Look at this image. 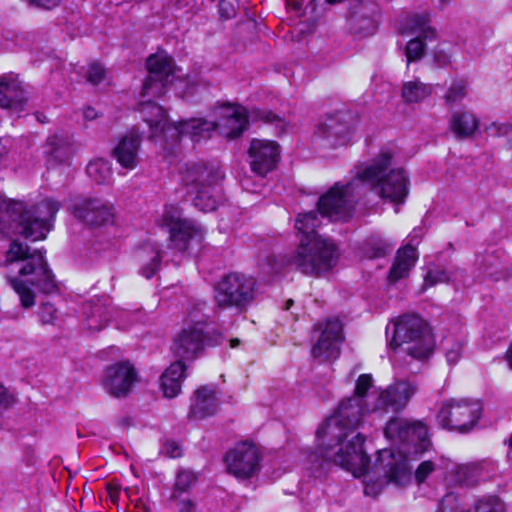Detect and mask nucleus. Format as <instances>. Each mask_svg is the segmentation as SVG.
Listing matches in <instances>:
<instances>
[{"mask_svg":"<svg viewBox=\"0 0 512 512\" xmlns=\"http://www.w3.org/2000/svg\"><path fill=\"white\" fill-rule=\"evenodd\" d=\"M363 183L356 171L354 178L346 183L336 182L317 201V210L299 213L295 228L301 234L297 249L281 257L267 255L259 263L264 276H273L287 267H294L306 275L318 276L331 270L337 263L339 253L337 246L319 235L316 229L326 217L332 221L348 220L363 194Z\"/></svg>","mask_w":512,"mask_h":512,"instance_id":"obj_1","label":"nucleus"},{"mask_svg":"<svg viewBox=\"0 0 512 512\" xmlns=\"http://www.w3.org/2000/svg\"><path fill=\"white\" fill-rule=\"evenodd\" d=\"M364 413L363 402L351 396L342 400L335 413L318 428L316 435L322 443L307 456V469L314 478L324 477L334 466L354 475L369 472L370 458L363 448L365 437L354 434Z\"/></svg>","mask_w":512,"mask_h":512,"instance_id":"obj_2","label":"nucleus"},{"mask_svg":"<svg viewBox=\"0 0 512 512\" xmlns=\"http://www.w3.org/2000/svg\"><path fill=\"white\" fill-rule=\"evenodd\" d=\"M385 436L399 444L397 451L382 449L375 461L377 472L382 471L388 481L397 486L408 484L412 477L409 458L427 450L430 445L428 429L420 421L392 418L384 429Z\"/></svg>","mask_w":512,"mask_h":512,"instance_id":"obj_3","label":"nucleus"},{"mask_svg":"<svg viewBox=\"0 0 512 512\" xmlns=\"http://www.w3.org/2000/svg\"><path fill=\"white\" fill-rule=\"evenodd\" d=\"M146 66L149 74L143 82V100L139 104V111L143 121L152 130L151 137L171 136L174 145L181 137H187V134L180 133L178 129L187 120L170 123L163 107L152 100L163 96L167 87L174 81L173 59L165 53H156L148 57Z\"/></svg>","mask_w":512,"mask_h":512,"instance_id":"obj_4","label":"nucleus"},{"mask_svg":"<svg viewBox=\"0 0 512 512\" xmlns=\"http://www.w3.org/2000/svg\"><path fill=\"white\" fill-rule=\"evenodd\" d=\"M45 251L35 249L19 241L12 240L7 252V262L19 264L18 275L10 276L8 281L18 294L21 306L30 308L35 304L32 288L44 294L59 292L58 284L52 270L44 257Z\"/></svg>","mask_w":512,"mask_h":512,"instance_id":"obj_5","label":"nucleus"},{"mask_svg":"<svg viewBox=\"0 0 512 512\" xmlns=\"http://www.w3.org/2000/svg\"><path fill=\"white\" fill-rule=\"evenodd\" d=\"M248 118L252 121H262L274 126L275 134L278 136L285 133L288 126L285 119L270 110L255 108L248 115L244 107L229 104L220 108L217 122L208 121L203 118H191L187 119L178 129L180 133L187 134V137L194 143L210 138L216 129L219 130L222 136L234 139L245 131Z\"/></svg>","mask_w":512,"mask_h":512,"instance_id":"obj_6","label":"nucleus"},{"mask_svg":"<svg viewBox=\"0 0 512 512\" xmlns=\"http://www.w3.org/2000/svg\"><path fill=\"white\" fill-rule=\"evenodd\" d=\"M60 208L61 204L50 198L28 208L24 202L7 199L0 192V232L31 241L44 239L51 230L50 221Z\"/></svg>","mask_w":512,"mask_h":512,"instance_id":"obj_7","label":"nucleus"},{"mask_svg":"<svg viewBox=\"0 0 512 512\" xmlns=\"http://www.w3.org/2000/svg\"><path fill=\"white\" fill-rule=\"evenodd\" d=\"M393 154L388 149L368 164L355 167L363 185V194L373 191L382 199L399 205L405 202L409 194V179L402 168H391Z\"/></svg>","mask_w":512,"mask_h":512,"instance_id":"obj_8","label":"nucleus"},{"mask_svg":"<svg viewBox=\"0 0 512 512\" xmlns=\"http://www.w3.org/2000/svg\"><path fill=\"white\" fill-rule=\"evenodd\" d=\"M206 308V303H199L189 312V322L174 342V353L178 358L192 360L205 348L219 346L225 341L223 333L209 323V316L204 312Z\"/></svg>","mask_w":512,"mask_h":512,"instance_id":"obj_9","label":"nucleus"},{"mask_svg":"<svg viewBox=\"0 0 512 512\" xmlns=\"http://www.w3.org/2000/svg\"><path fill=\"white\" fill-rule=\"evenodd\" d=\"M181 174L188 192L195 195L194 206L203 212L215 210L219 199V183L224 179L222 169L217 165L197 162L187 164Z\"/></svg>","mask_w":512,"mask_h":512,"instance_id":"obj_10","label":"nucleus"},{"mask_svg":"<svg viewBox=\"0 0 512 512\" xmlns=\"http://www.w3.org/2000/svg\"><path fill=\"white\" fill-rule=\"evenodd\" d=\"M392 337L388 340L393 349H400L414 359L428 358L435 341L429 325L417 315L406 314L393 325Z\"/></svg>","mask_w":512,"mask_h":512,"instance_id":"obj_11","label":"nucleus"},{"mask_svg":"<svg viewBox=\"0 0 512 512\" xmlns=\"http://www.w3.org/2000/svg\"><path fill=\"white\" fill-rule=\"evenodd\" d=\"M257 281L241 272L223 275L215 286V301L221 308L245 310L255 299Z\"/></svg>","mask_w":512,"mask_h":512,"instance_id":"obj_12","label":"nucleus"},{"mask_svg":"<svg viewBox=\"0 0 512 512\" xmlns=\"http://www.w3.org/2000/svg\"><path fill=\"white\" fill-rule=\"evenodd\" d=\"M482 409L483 406L479 400L451 399L442 404L436 419L443 429L468 433L478 423Z\"/></svg>","mask_w":512,"mask_h":512,"instance_id":"obj_13","label":"nucleus"},{"mask_svg":"<svg viewBox=\"0 0 512 512\" xmlns=\"http://www.w3.org/2000/svg\"><path fill=\"white\" fill-rule=\"evenodd\" d=\"M350 115L343 111L327 115L314 132L315 142L324 149L345 146L351 139Z\"/></svg>","mask_w":512,"mask_h":512,"instance_id":"obj_14","label":"nucleus"},{"mask_svg":"<svg viewBox=\"0 0 512 512\" xmlns=\"http://www.w3.org/2000/svg\"><path fill=\"white\" fill-rule=\"evenodd\" d=\"M400 33L402 35H416L406 46L405 55L407 63L417 61L422 58L425 52V43L423 40H435L436 30L430 26V17L428 13L411 14L406 16L401 24Z\"/></svg>","mask_w":512,"mask_h":512,"instance_id":"obj_15","label":"nucleus"},{"mask_svg":"<svg viewBox=\"0 0 512 512\" xmlns=\"http://www.w3.org/2000/svg\"><path fill=\"white\" fill-rule=\"evenodd\" d=\"M316 342L312 348L314 358L330 361L338 358L344 340L343 325L338 318H328L314 327Z\"/></svg>","mask_w":512,"mask_h":512,"instance_id":"obj_16","label":"nucleus"},{"mask_svg":"<svg viewBox=\"0 0 512 512\" xmlns=\"http://www.w3.org/2000/svg\"><path fill=\"white\" fill-rule=\"evenodd\" d=\"M163 225L169 229L172 246L181 251H187L193 243L199 245L203 239L200 225L190 219H182L177 211H166Z\"/></svg>","mask_w":512,"mask_h":512,"instance_id":"obj_17","label":"nucleus"},{"mask_svg":"<svg viewBox=\"0 0 512 512\" xmlns=\"http://www.w3.org/2000/svg\"><path fill=\"white\" fill-rule=\"evenodd\" d=\"M417 390L418 386L414 382L396 381L376 396L371 412L379 415L397 413L406 407Z\"/></svg>","mask_w":512,"mask_h":512,"instance_id":"obj_18","label":"nucleus"},{"mask_svg":"<svg viewBox=\"0 0 512 512\" xmlns=\"http://www.w3.org/2000/svg\"><path fill=\"white\" fill-rule=\"evenodd\" d=\"M379 6L374 0H352L347 22L350 31L361 37L373 35L378 29Z\"/></svg>","mask_w":512,"mask_h":512,"instance_id":"obj_19","label":"nucleus"},{"mask_svg":"<svg viewBox=\"0 0 512 512\" xmlns=\"http://www.w3.org/2000/svg\"><path fill=\"white\" fill-rule=\"evenodd\" d=\"M228 472L237 478L247 479L259 470L260 456L257 448L248 443H239L225 455Z\"/></svg>","mask_w":512,"mask_h":512,"instance_id":"obj_20","label":"nucleus"},{"mask_svg":"<svg viewBox=\"0 0 512 512\" xmlns=\"http://www.w3.org/2000/svg\"><path fill=\"white\" fill-rule=\"evenodd\" d=\"M113 206L98 198H87L74 203L71 212L75 218L93 227L113 222Z\"/></svg>","mask_w":512,"mask_h":512,"instance_id":"obj_21","label":"nucleus"},{"mask_svg":"<svg viewBox=\"0 0 512 512\" xmlns=\"http://www.w3.org/2000/svg\"><path fill=\"white\" fill-rule=\"evenodd\" d=\"M248 155L251 170L259 176H265L277 165L279 145L274 141L253 139Z\"/></svg>","mask_w":512,"mask_h":512,"instance_id":"obj_22","label":"nucleus"},{"mask_svg":"<svg viewBox=\"0 0 512 512\" xmlns=\"http://www.w3.org/2000/svg\"><path fill=\"white\" fill-rule=\"evenodd\" d=\"M137 380V372L128 362L109 366L104 373L103 384L107 392L115 397L126 396Z\"/></svg>","mask_w":512,"mask_h":512,"instance_id":"obj_23","label":"nucleus"},{"mask_svg":"<svg viewBox=\"0 0 512 512\" xmlns=\"http://www.w3.org/2000/svg\"><path fill=\"white\" fill-rule=\"evenodd\" d=\"M27 93L13 73L0 76V107L14 113L24 110Z\"/></svg>","mask_w":512,"mask_h":512,"instance_id":"obj_24","label":"nucleus"},{"mask_svg":"<svg viewBox=\"0 0 512 512\" xmlns=\"http://www.w3.org/2000/svg\"><path fill=\"white\" fill-rule=\"evenodd\" d=\"M141 140L139 132L132 129L120 139L113 149L114 158L123 168L132 170L138 165Z\"/></svg>","mask_w":512,"mask_h":512,"instance_id":"obj_25","label":"nucleus"},{"mask_svg":"<svg viewBox=\"0 0 512 512\" xmlns=\"http://www.w3.org/2000/svg\"><path fill=\"white\" fill-rule=\"evenodd\" d=\"M219 401L214 389L201 386L195 391V399L191 404L189 416L195 419H203L212 416L218 409Z\"/></svg>","mask_w":512,"mask_h":512,"instance_id":"obj_26","label":"nucleus"},{"mask_svg":"<svg viewBox=\"0 0 512 512\" xmlns=\"http://www.w3.org/2000/svg\"><path fill=\"white\" fill-rule=\"evenodd\" d=\"M181 359L171 363L160 378L163 394L167 398L176 397L181 391V384L185 378L186 370V365Z\"/></svg>","mask_w":512,"mask_h":512,"instance_id":"obj_27","label":"nucleus"},{"mask_svg":"<svg viewBox=\"0 0 512 512\" xmlns=\"http://www.w3.org/2000/svg\"><path fill=\"white\" fill-rule=\"evenodd\" d=\"M479 119L470 111H456L449 120V127L459 140L470 138L479 127Z\"/></svg>","mask_w":512,"mask_h":512,"instance_id":"obj_28","label":"nucleus"},{"mask_svg":"<svg viewBox=\"0 0 512 512\" xmlns=\"http://www.w3.org/2000/svg\"><path fill=\"white\" fill-rule=\"evenodd\" d=\"M416 249L412 245H406L399 250L393 265L388 273V281L396 283L408 276L410 269L416 262Z\"/></svg>","mask_w":512,"mask_h":512,"instance_id":"obj_29","label":"nucleus"},{"mask_svg":"<svg viewBox=\"0 0 512 512\" xmlns=\"http://www.w3.org/2000/svg\"><path fill=\"white\" fill-rule=\"evenodd\" d=\"M475 264L482 274L495 281L511 276L508 270L501 267L500 257L495 252L477 255Z\"/></svg>","mask_w":512,"mask_h":512,"instance_id":"obj_30","label":"nucleus"},{"mask_svg":"<svg viewBox=\"0 0 512 512\" xmlns=\"http://www.w3.org/2000/svg\"><path fill=\"white\" fill-rule=\"evenodd\" d=\"M43 153L48 158V161L61 163L69 157V142L58 135H51L46 140Z\"/></svg>","mask_w":512,"mask_h":512,"instance_id":"obj_31","label":"nucleus"},{"mask_svg":"<svg viewBox=\"0 0 512 512\" xmlns=\"http://www.w3.org/2000/svg\"><path fill=\"white\" fill-rule=\"evenodd\" d=\"M432 92L431 86L419 80L407 81L402 86V98L405 103H418Z\"/></svg>","mask_w":512,"mask_h":512,"instance_id":"obj_32","label":"nucleus"},{"mask_svg":"<svg viewBox=\"0 0 512 512\" xmlns=\"http://www.w3.org/2000/svg\"><path fill=\"white\" fill-rule=\"evenodd\" d=\"M482 475V468L479 464L459 465L454 469V481L462 487H473L477 485Z\"/></svg>","mask_w":512,"mask_h":512,"instance_id":"obj_33","label":"nucleus"},{"mask_svg":"<svg viewBox=\"0 0 512 512\" xmlns=\"http://www.w3.org/2000/svg\"><path fill=\"white\" fill-rule=\"evenodd\" d=\"M88 176L97 184L108 183L112 177L110 163L104 159L91 161L86 168Z\"/></svg>","mask_w":512,"mask_h":512,"instance_id":"obj_34","label":"nucleus"},{"mask_svg":"<svg viewBox=\"0 0 512 512\" xmlns=\"http://www.w3.org/2000/svg\"><path fill=\"white\" fill-rule=\"evenodd\" d=\"M394 246L381 237H372L365 241L364 254L371 259L382 258L391 253Z\"/></svg>","mask_w":512,"mask_h":512,"instance_id":"obj_35","label":"nucleus"},{"mask_svg":"<svg viewBox=\"0 0 512 512\" xmlns=\"http://www.w3.org/2000/svg\"><path fill=\"white\" fill-rule=\"evenodd\" d=\"M196 479V475L192 471H179L176 476L171 498L177 499L180 494L188 492L190 487L196 482Z\"/></svg>","mask_w":512,"mask_h":512,"instance_id":"obj_36","label":"nucleus"},{"mask_svg":"<svg viewBox=\"0 0 512 512\" xmlns=\"http://www.w3.org/2000/svg\"><path fill=\"white\" fill-rule=\"evenodd\" d=\"M467 95V85L463 80L453 82L445 95L446 103L451 105L462 101Z\"/></svg>","mask_w":512,"mask_h":512,"instance_id":"obj_37","label":"nucleus"},{"mask_svg":"<svg viewBox=\"0 0 512 512\" xmlns=\"http://www.w3.org/2000/svg\"><path fill=\"white\" fill-rule=\"evenodd\" d=\"M86 80L94 86L106 82L107 77L105 67L99 62L90 63L86 72Z\"/></svg>","mask_w":512,"mask_h":512,"instance_id":"obj_38","label":"nucleus"},{"mask_svg":"<svg viewBox=\"0 0 512 512\" xmlns=\"http://www.w3.org/2000/svg\"><path fill=\"white\" fill-rule=\"evenodd\" d=\"M152 257L150 258L148 263H144L140 268V274L144 276L146 279L152 278V276L156 273L159 268L162 255L159 250H154L151 248Z\"/></svg>","mask_w":512,"mask_h":512,"instance_id":"obj_39","label":"nucleus"},{"mask_svg":"<svg viewBox=\"0 0 512 512\" xmlns=\"http://www.w3.org/2000/svg\"><path fill=\"white\" fill-rule=\"evenodd\" d=\"M487 133L493 137H502L508 144H512V125L508 123H492L487 127Z\"/></svg>","mask_w":512,"mask_h":512,"instance_id":"obj_40","label":"nucleus"},{"mask_svg":"<svg viewBox=\"0 0 512 512\" xmlns=\"http://www.w3.org/2000/svg\"><path fill=\"white\" fill-rule=\"evenodd\" d=\"M38 317L42 325H54L57 319V309L50 302L42 303L38 310Z\"/></svg>","mask_w":512,"mask_h":512,"instance_id":"obj_41","label":"nucleus"},{"mask_svg":"<svg viewBox=\"0 0 512 512\" xmlns=\"http://www.w3.org/2000/svg\"><path fill=\"white\" fill-rule=\"evenodd\" d=\"M424 282L426 286H433L438 283H448L449 270L439 268L430 269L424 278Z\"/></svg>","mask_w":512,"mask_h":512,"instance_id":"obj_42","label":"nucleus"},{"mask_svg":"<svg viewBox=\"0 0 512 512\" xmlns=\"http://www.w3.org/2000/svg\"><path fill=\"white\" fill-rule=\"evenodd\" d=\"M372 470H373L374 474L382 476L384 478V480H382V481L369 480L365 484L364 493L367 496L376 497L382 491L384 484H388L391 482L388 481V479L385 477V475L383 474L382 471H380V472L376 471L375 464L373 465Z\"/></svg>","mask_w":512,"mask_h":512,"instance_id":"obj_43","label":"nucleus"},{"mask_svg":"<svg viewBox=\"0 0 512 512\" xmlns=\"http://www.w3.org/2000/svg\"><path fill=\"white\" fill-rule=\"evenodd\" d=\"M372 381L373 379L370 374H361L356 381L354 395L352 397H359L361 402H363L367 391L372 386Z\"/></svg>","mask_w":512,"mask_h":512,"instance_id":"obj_44","label":"nucleus"},{"mask_svg":"<svg viewBox=\"0 0 512 512\" xmlns=\"http://www.w3.org/2000/svg\"><path fill=\"white\" fill-rule=\"evenodd\" d=\"M459 505L454 493H447L438 503L436 512H457Z\"/></svg>","mask_w":512,"mask_h":512,"instance_id":"obj_45","label":"nucleus"},{"mask_svg":"<svg viewBox=\"0 0 512 512\" xmlns=\"http://www.w3.org/2000/svg\"><path fill=\"white\" fill-rule=\"evenodd\" d=\"M101 307L96 305L92 309V317L89 319L88 326L91 329L100 330L103 325L108 322L109 316L107 314H101Z\"/></svg>","mask_w":512,"mask_h":512,"instance_id":"obj_46","label":"nucleus"},{"mask_svg":"<svg viewBox=\"0 0 512 512\" xmlns=\"http://www.w3.org/2000/svg\"><path fill=\"white\" fill-rule=\"evenodd\" d=\"M219 13L223 19H231L236 16L237 2L235 0H220Z\"/></svg>","mask_w":512,"mask_h":512,"instance_id":"obj_47","label":"nucleus"},{"mask_svg":"<svg viewBox=\"0 0 512 512\" xmlns=\"http://www.w3.org/2000/svg\"><path fill=\"white\" fill-rule=\"evenodd\" d=\"M449 282L453 283L456 287L459 285H471V281H469L466 272L461 268H454L449 270Z\"/></svg>","mask_w":512,"mask_h":512,"instance_id":"obj_48","label":"nucleus"},{"mask_svg":"<svg viewBox=\"0 0 512 512\" xmlns=\"http://www.w3.org/2000/svg\"><path fill=\"white\" fill-rule=\"evenodd\" d=\"M435 470V465L431 461H423L415 470V479L418 483L424 482L427 477Z\"/></svg>","mask_w":512,"mask_h":512,"instance_id":"obj_49","label":"nucleus"},{"mask_svg":"<svg viewBox=\"0 0 512 512\" xmlns=\"http://www.w3.org/2000/svg\"><path fill=\"white\" fill-rule=\"evenodd\" d=\"M162 452L170 458H178L182 456V448L180 444L173 440H166L163 444Z\"/></svg>","mask_w":512,"mask_h":512,"instance_id":"obj_50","label":"nucleus"},{"mask_svg":"<svg viewBox=\"0 0 512 512\" xmlns=\"http://www.w3.org/2000/svg\"><path fill=\"white\" fill-rule=\"evenodd\" d=\"M462 356V343L455 342L446 352V359L449 364H456Z\"/></svg>","mask_w":512,"mask_h":512,"instance_id":"obj_51","label":"nucleus"},{"mask_svg":"<svg viewBox=\"0 0 512 512\" xmlns=\"http://www.w3.org/2000/svg\"><path fill=\"white\" fill-rule=\"evenodd\" d=\"M30 5L44 9H52L59 5L61 0H26Z\"/></svg>","mask_w":512,"mask_h":512,"instance_id":"obj_52","label":"nucleus"},{"mask_svg":"<svg viewBox=\"0 0 512 512\" xmlns=\"http://www.w3.org/2000/svg\"><path fill=\"white\" fill-rule=\"evenodd\" d=\"M83 116L85 118V120L87 121H92L96 118L99 117V114L98 112L95 110V108L91 107V106H87L84 108L83 110Z\"/></svg>","mask_w":512,"mask_h":512,"instance_id":"obj_53","label":"nucleus"},{"mask_svg":"<svg viewBox=\"0 0 512 512\" xmlns=\"http://www.w3.org/2000/svg\"><path fill=\"white\" fill-rule=\"evenodd\" d=\"M423 229L421 227L414 228L411 235H410V242L408 245H412L414 247V244L419 243V239L422 236Z\"/></svg>","mask_w":512,"mask_h":512,"instance_id":"obj_54","label":"nucleus"},{"mask_svg":"<svg viewBox=\"0 0 512 512\" xmlns=\"http://www.w3.org/2000/svg\"><path fill=\"white\" fill-rule=\"evenodd\" d=\"M179 512H193L194 510V503L191 501H182L179 503Z\"/></svg>","mask_w":512,"mask_h":512,"instance_id":"obj_55","label":"nucleus"},{"mask_svg":"<svg viewBox=\"0 0 512 512\" xmlns=\"http://www.w3.org/2000/svg\"><path fill=\"white\" fill-rule=\"evenodd\" d=\"M505 360L507 361L510 369H512V342L509 345V348L505 353Z\"/></svg>","mask_w":512,"mask_h":512,"instance_id":"obj_56","label":"nucleus"},{"mask_svg":"<svg viewBox=\"0 0 512 512\" xmlns=\"http://www.w3.org/2000/svg\"><path fill=\"white\" fill-rule=\"evenodd\" d=\"M436 61L440 64V65H445L447 62H448V56L446 54H440V55H436Z\"/></svg>","mask_w":512,"mask_h":512,"instance_id":"obj_57","label":"nucleus"},{"mask_svg":"<svg viewBox=\"0 0 512 512\" xmlns=\"http://www.w3.org/2000/svg\"><path fill=\"white\" fill-rule=\"evenodd\" d=\"M148 248H144L142 249L141 251L138 252L137 254V258L139 259V261L141 262H144L146 260V251H147Z\"/></svg>","mask_w":512,"mask_h":512,"instance_id":"obj_58","label":"nucleus"},{"mask_svg":"<svg viewBox=\"0 0 512 512\" xmlns=\"http://www.w3.org/2000/svg\"><path fill=\"white\" fill-rule=\"evenodd\" d=\"M294 304V301L292 299H288L284 306H283V309L284 310H289L291 308V306Z\"/></svg>","mask_w":512,"mask_h":512,"instance_id":"obj_59","label":"nucleus"},{"mask_svg":"<svg viewBox=\"0 0 512 512\" xmlns=\"http://www.w3.org/2000/svg\"><path fill=\"white\" fill-rule=\"evenodd\" d=\"M239 342H240V341H239V339H237V338H236V339L231 340V347H232V348H234V347L238 346Z\"/></svg>","mask_w":512,"mask_h":512,"instance_id":"obj_60","label":"nucleus"},{"mask_svg":"<svg viewBox=\"0 0 512 512\" xmlns=\"http://www.w3.org/2000/svg\"><path fill=\"white\" fill-rule=\"evenodd\" d=\"M329 4H337L343 2L344 0H326Z\"/></svg>","mask_w":512,"mask_h":512,"instance_id":"obj_61","label":"nucleus"},{"mask_svg":"<svg viewBox=\"0 0 512 512\" xmlns=\"http://www.w3.org/2000/svg\"><path fill=\"white\" fill-rule=\"evenodd\" d=\"M37 120L44 123L46 120V117L45 116L42 117V115L40 114V115H37Z\"/></svg>","mask_w":512,"mask_h":512,"instance_id":"obj_62","label":"nucleus"},{"mask_svg":"<svg viewBox=\"0 0 512 512\" xmlns=\"http://www.w3.org/2000/svg\"><path fill=\"white\" fill-rule=\"evenodd\" d=\"M441 4H447L450 0H440Z\"/></svg>","mask_w":512,"mask_h":512,"instance_id":"obj_63","label":"nucleus"},{"mask_svg":"<svg viewBox=\"0 0 512 512\" xmlns=\"http://www.w3.org/2000/svg\"><path fill=\"white\" fill-rule=\"evenodd\" d=\"M386 337H389V327L386 328Z\"/></svg>","mask_w":512,"mask_h":512,"instance_id":"obj_64","label":"nucleus"}]
</instances>
